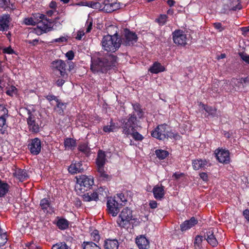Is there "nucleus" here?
<instances>
[{
	"label": "nucleus",
	"instance_id": "26",
	"mask_svg": "<svg viewBox=\"0 0 249 249\" xmlns=\"http://www.w3.org/2000/svg\"><path fill=\"white\" fill-rule=\"evenodd\" d=\"M40 206L41 209L45 213L49 212V210L51 207V202L49 198H44L42 199L40 201Z\"/></svg>",
	"mask_w": 249,
	"mask_h": 249
},
{
	"label": "nucleus",
	"instance_id": "9",
	"mask_svg": "<svg viewBox=\"0 0 249 249\" xmlns=\"http://www.w3.org/2000/svg\"><path fill=\"white\" fill-rule=\"evenodd\" d=\"M28 117L27 118V123L28 128L29 131L33 133H37L40 130V121L39 118L33 114L30 109H26Z\"/></svg>",
	"mask_w": 249,
	"mask_h": 249
},
{
	"label": "nucleus",
	"instance_id": "40",
	"mask_svg": "<svg viewBox=\"0 0 249 249\" xmlns=\"http://www.w3.org/2000/svg\"><path fill=\"white\" fill-rule=\"evenodd\" d=\"M18 93V89L14 86H11L7 88L6 93L10 96L16 95Z\"/></svg>",
	"mask_w": 249,
	"mask_h": 249
},
{
	"label": "nucleus",
	"instance_id": "17",
	"mask_svg": "<svg viewBox=\"0 0 249 249\" xmlns=\"http://www.w3.org/2000/svg\"><path fill=\"white\" fill-rule=\"evenodd\" d=\"M198 222L197 220L194 217L190 219L185 220L180 225V230L182 231H186L196 225Z\"/></svg>",
	"mask_w": 249,
	"mask_h": 249
},
{
	"label": "nucleus",
	"instance_id": "37",
	"mask_svg": "<svg viewBox=\"0 0 249 249\" xmlns=\"http://www.w3.org/2000/svg\"><path fill=\"white\" fill-rule=\"evenodd\" d=\"M201 107L207 112L209 115L213 117L215 116L216 115V109L212 107L207 106L204 104H201Z\"/></svg>",
	"mask_w": 249,
	"mask_h": 249
},
{
	"label": "nucleus",
	"instance_id": "36",
	"mask_svg": "<svg viewBox=\"0 0 249 249\" xmlns=\"http://www.w3.org/2000/svg\"><path fill=\"white\" fill-rule=\"evenodd\" d=\"M82 247L83 249H101L98 246L92 242H84Z\"/></svg>",
	"mask_w": 249,
	"mask_h": 249
},
{
	"label": "nucleus",
	"instance_id": "28",
	"mask_svg": "<svg viewBox=\"0 0 249 249\" xmlns=\"http://www.w3.org/2000/svg\"><path fill=\"white\" fill-rule=\"evenodd\" d=\"M164 70V67L160 63L157 62H155L149 69L150 71L153 73H158Z\"/></svg>",
	"mask_w": 249,
	"mask_h": 249
},
{
	"label": "nucleus",
	"instance_id": "42",
	"mask_svg": "<svg viewBox=\"0 0 249 249\" xmlns=\"http://www.w3.org/2000/svg\"><path fill=\"white\" fill-rule=\"evenodd\" d=\"M78 149L85 154H88L90 152V148L86 143L80 144L78 146Z\"/></svg>",
	"mask_w": 249,
	"mask_h": 249
},
{
	"label": "nucleus",
	"instance_id": "54",
	"mask_svg": "<svg viewBox=\"0 0 249 249\" xmlns=\"http://www.w3.org/2000/svg\"><path fill=\"white\" fill-rule=\"evenodd\" d=\"M46 99L50 102V104L53 105V101H54L55 102L57 100H59L57 97L53 95H48L46 96Z\"/></svg>",
	"mask_w": 249,
	"mask_h": 249
},
{
	"label": "nucleus",
	"instance_id": "19",
	"mask_svg": "<svg viewBox=\"0 0 249 249\" xmlns=\"http://www.w3.org/2000/svg\"><path fill=\"white\" fill-rule=\"evenodd\" d=\"M10 17L8 14H4L0 17V31H5L9 29Z\"/></svg>",
	"mask_w": 249,
	"mask_h": 249
},
{
	"label": "nucleus",
	"instance_id": "10",
	"mask_svg": "<svg viewBox=\"0 0 249 249\" xmlns=\"http://www.w3.org/2000/svg\"><path fill=\"white\" fill-rule=\"evenodd\" d=\"M51 67L54 72H58L60 76L66 78L68 76L66 73V64L65 62L61 59H58L53 61L51 63Z\"/></svg>",
	"mask_w": 249,
	"mask_h": 249
},
{
	"label": "nucleus",
	"instance_id": "62",
	"mask_svg": "<svg viewBox=\"0 0 249 249\" xmlns=\"http://www.w3.org/2000/svg\"><path fill=\"white\" fill-rule=\"evenodd\" d=\"M38 41V39H35L33 40H27L26 42L28 44H31L33 46H35L37 44Z\"/></svg>",
	"mask_w": 249,
	"mask_h": 249
},
{
	"label": "nucleus",
	"instance_id": "5",
	"mask_svg": "<svg viewBox=\"0 0 249 249\" xmlns=\"http://www.w3.org/2000/svg\"><path fill=\"white\" fill-rule=\"evenodd\" d=\"M120 122L122 124L123 134L127 137L131 134L130 131L134 129L137 125V118L134 113H131L127 118L121 119Z\"/></svg>",
	"mask_w": 249,
	"mask_h": 249
},
{
	"label": "nucleus",
	"instance_id": "2",
	"mask_svg": "<svg viewBox=\"0 0 249 249\" xmlns=\"http://www.w3.org/2000/svg\"><path fill=\"white\" fill-rule=\"evenodd\" d=\"M121 39L117 35L104 36L102 40V48L107 52H114L121 45Z\"/></svg>",
	"mask_w": 249,
	"mask_h": 249
},
{
	"label": "nucleus",
	"instance_id": "43",
	"mask_svg": "<svg viewBox=\"0 0 249 249\" xmlns=\"http://www.w3.org/2000/svg\"><path fill=\"white\" fill-rule=\"evenodd\" d=\"M52 249H71L65 243L60 242L53 246Z\"/></svg>",
	"mask_w": 249,
	"mask_h": 249
},
{
	"label": "nucleus",
	"instance_id": "4",
	"mask_svg": "<svg viewBox=\"0 0 249 249\" xmlns=\"http://www.w3.org/2000/svg\"><path fill=\"white\" fill-rule=\"evenodd\" d=\"M153 137L160 140H164L168 138L178 139L179 137L177 134H174L169 131V128L165 124L159 125L152 132Z\"/></svg>",
	"mask_w": 249,
	"mask_h": 249
},
{
	"label": "nucleus",
	"instance_id": "63",
	"mask_svg": "<svg viewBox=\"0 0 249 249\" xmlns=\"http://www.w3.org/2000/svg\"><path fill=\"white\" fill-rule=\"evenodd\" d=\"M200 178L204 181L208 180V175L206 173L202 172L199 174Z\"/></svg>",
	"mask_w": 249,
	"mask_h": 249
},
{
	"label": "nucleus",
	"instance_id": "6",
	"mask_svg": "<svg viewBox=\"0 0 249 249\" xmlns=\"http://www.w3.org/2000/svg\"><path fill=\"white\" fill-rule=\"evenodd\" d=\"M35 21V24H37V27L42 31L47 33L52 30V20L48 19L45 16L40 13H36L32 15Z\"/></svg>",
	"mask_w": 249,
	"mask_h": 249
},
{
	"label": "nucleus",
	"instance_id": "53",
	"mask_svg": "<svg viewBox=\"0 0 249 249\" xmlns=\"http://www.w3.org/2000/svg\"><path fill=\"white\" fill-rule=\"evenodd\" d=\"M68 36H61L59 38L54 39L53 40L52 42H58V43H63L67 42L68 40Z\"/></svg>",
	"mask_w": 249,
	"mask_h": 249
},
{
	"label": "nucleus",
	"instance_id": "41",
	"mask_svg": "<svg viewBox=\"0 0 249 249\" xmlns=\"http://www.w3.org/2000/svg\"><path fill=\"white\" fill-rule=\"evenodd\" d=\"M113 199H116V201H118L119 203L121 202L125 203L127 201V197L123 193L117 194Z\"/></svg>",
	"mask_w": 249,
	"mask_h": 249
},
{
	"label": "nucleus",
	"instance_id": "61",
	"mask_svg": "<svg viewBox=\"0 0 249 249\" xmlns=\"http://www.w3.org/2000/svg\"><path fill=\"white\" fill-rule=\"evenodd\" d=\"M213 26L214 28L217 30H218L219 31H222L224 30V28L222 27V24L221 23L219 22H216L213 24Z\"/></svg>",
	"mask_w": 249,
	"mask_h": 249
},
{
	"label": "nucleus",
	"instance_id": "30",
	"mask_svg": "<svg viewBox=\"0 0 249 249\" xmlns=\"http://www.w3.org/2000/svg\"><path fill=\"white\" fill-rule=\"evenodd\" d=\"M134 111L132 113H134L135 116L137 115L138 117L140 119L142 118L143 116V112L141 108V107L139 104L134 103L132 104Z\"/></svg>",
	"mask_w": 249,
	"mask_h": 249
},
{
	"label": "nucleus",
	"instance_id": "58",
	"mask_svg": "<svg viewBox=\"0 0 249 249\" xmlns=\"http://www.w3.org/2000/svg\"><path fill=\"white\" fill-rule=\"evenodd\" d=\"M66 56L70 60H72L74 58V54L72 51H69L66 53Z\"/></svg>",
	"mask_w": 249,
	"mask_h": 249
},
{
	"label": "nucleus",
	"instance_id": "20",
	"mask_svg": "<svg viewBox=\"0 0 249 249\" xmlns=\"http://www.w3.org/2000/svg\"><path fill=\"white\" fill-rule=\"evenodd\" d=\"M84 169L82 167V164L81 162H75L72 163L68 168L69 173L71 174L82 173Z\"/></svg>",
	"mask_w": 249,
	"mask_h": 249
},
{
	"label": "nucleus",
	"instance_id": "3",
	"mask_svg": "<svg viewBox=\"0 0 249 249\" xmlns=\"http://www.w3.org/2000/svg\"><path fill=\"white\" fill-rule=\"evenodd\" d=\"M77 182L75 189L78 194H81L89 190L93 184V178L91 176L81 175L76 178Z\"/></svg>",
	"mask_w": 249,
	"mask_h": 249
},
{
	"label": "nucleus",
	"instance_id": "60",
	"mask_svg": "<svg viewBox=\"0 0 249 249\" xmlns=\"http://www.w3.org/2000/svg\"><path fill=\"white\" fill-rule=\"evenodd\" d=\"M203 237L202 236L197 235L194 241V244L199 245L202 241Z\"/></svg>",
	"mask_w": 249,
	"mask_h": 249
},
{
	"label": "nucleus",
	"instance_id": "31",
	"mask_svg": "<svg viewBox=\"0 0 249 249\" xmlns=\"http://www.w3.org/2000/svg\"><path fill=\"white\" fill-rule=\"evenodd\" d=\"M64 146L66 149L72 150L76 146V141L71 138H66L64 140Z\"/></svg>",
	"mask_w": 249,
	"mask_h": 249
},
{
	"label": "nucleus",
	"instance_id": "35",
	"mask_svg": "<svg viewBox=\"0 0 249 249\" xmlns=\"http://www.w3.org/2000/svg\"><path fill=\"white\" fill-rule=\"evenodd\" d=\"M9 185L0 180V197L3 196L8 191Z\"/></svg>",
	"mask_w": 249,
	"mask_h": 249
},
{
	"label": "nucleus",
	"instance_id": "44",
	"mask_svg": "<svg viewBox=\"0 0 249 249\" xmlns=\"http://www.w3.org/2000/svg\"><path fill=\"white\" fill-rule=\"evenodd\" d=\"M99 195V199H102V197H106L107 196V192L103 187H100L95 191Z\"/></svg>",
	"mask_w": 249,
	"mask_h": 249
},
{
	"label": "nucleus",
	"instance_id": "55",
	"mask_svg": "<svg viewBox=\"0 0 249 249\" xmlns=\"http://www.w3.org/2000/svg\"><path fill=\"white\" fill-rule=\"evenodd\" d=\"M3 53L7 54H13L14 53V51L11 48V47H6L3 49Z\"/></svg>",
	"mask_w": 249,
	"mask_h": 249
},
{
	"label": "nucleus",
	"instance_id": "29",
	"mask_svg": "<svg viewBox=\"0 0 249 249\" xmlns=\"http://www.w3.org/2000/svg\"><path fill=\"white\" fill-rule=\"evenodd\" d=\"M66 104L61 102V100H58L56 102V107L54 109L59 115H62L64 114V110L66 108Z\"/></svg>",
	"mask_w": 249,
	"mask_h": 249
},
{
	"label": "nucleus",
	"instance_id": "18",
	"mask_svg": "<svg viewBox=\"0 0 249 249\" xmlns=\"http://www.w3.org/2000/svg\"><path fill=\"white\" fill-rule=\"evenodd\" d=\"M136 243L139 249H147L149 247V241L144 235L138 236Z\"/></svg>",
	"mask_w": 249,
	"mask_h": 249
},
{
	"label": "nucleus",
	"instance_id": "52",
	"mask_svg": "<svg viewBox=\"0 0 249 249\" xmlns=\"http://www.w3.org/2000/svg\"><path fill=\"white\" fill-rule=\"evenodd\" d=\"M100 4L98 2L89 1L87 5L92 8H100Z\"/></svg>",
	"mask_w": 249,
	"mask_h": 249
},
{
	"label": "nucleus",
	"instance_id": "51",
	"mask_svg": "<svg viewBox=\"0 0 249 249\" xmlns=\"http://www.w3.org/2000/svg\"><path fill=\"white\" fill-rule=\"evenodd\" d=\"M7 114H8V109L4 105L0 104V116L7 115Z\"/></svg>",
	"mask_w": 249,
	"mask_h": 249
},
{
	"label": "nucleus",
	"instance_id": "21",
	"mask_svg": "<svg viewBox=\"0 0 249 249\" xmlns=\"http://www.w3.org/2000/svg\"><path fill=\"white\" fill-rule=\"evenodd\" d=\"M164 187L161 185L159 186L158 185H156L154 187L153 189V193L154 196V197L156 199L161 200L164 196Z\"/></svg>",
	"mask_w": 249,
	"mask_h": 249
},
{
	"label": "nucleus",
	"instance_id": "64",
	"mask_svg": "<svg viewBox=\"0 0 249 249\" xmlns=\"http://www.w3.org/2000/svg\"><path fill=\"white\" fill-rule=\"evenodd\" d=\"M243 215L248 221H249V210L246 209L245 211H244Z\"/></svg>",
	"mask_w": 249,
	"mask_h": 249
},
{
	"label": "nucleus",
	"instance_id": "56",
	"mask_svg": "<svg viewBox=\"0 0 249 249\" xmlns=\"http://www.w3.org/2000/svg\"><path fill=\"white\" fill-rule=\"evenodd\" d=\"M240 56L243 61L249 64V55L242 53L240 54Z\"/></svg>",
	"mask_w": 249,
	"mask_h": 249
},
{
	"label": "nucleus",
	"instance_id": "57",
	"mask_svg": "<svg viewBox=\"0 0 249 249\" xmlns=\"http://www.w3.org/2000/svg\"><path fill=\"white\" fill-rule=\"evenodd\" d=\"M85 33L83 30H79L77 32V35L75 38L77 40H80L82 37L84 36Z\"/></svg>",
	"mask_w": 249,
	"mask_h": 249
},
{
	"label": "nucleus",
	"instance_id": "49",
	"mask_svg": "<svg viewBox=\"0 0 249 249\" xmlns=\"http://www.w3.org/2000/svg\"><path fill=\"white\" fill-rule=\"evenodd\" d=\"M91 237L93 240L98 242L100 240V235L97 230H94L91 233Z\"/></svg>",
	"mask_w": 249,
	"mask_h": 249
},
{
	"label": "nucleus",
	"instance_id": "7",
	"mask_svg": "<svg viewBox=\"0 0 249 249\" xmlns=\"http://www.w3.org/2000/svg\"><path fill=\"white\" fill-rule=\"evenodd\" d=\"M133 219L132 211L126 207L119 214L116 222L119 227L124 228L128 227Z\"/></svg>",
	"mask_w": 249,
	"mask_h": 249
},
{
	"label": "nucleus",
	"instance_id": "48",
	"mask_svg": "<svg viewBox=\"0 0 249 249\" xmlns=\"http://www.w3.org/2000/svg\"><path fill=\"white\" fill-rule=\"evenodd\" d=\"M23 22L27 25H35V21L33 18V17L30 18H25Z\"/></svg>",
	"mask_w": 249,
	"mask_h": 249
},
{
	"label": "nucleus",
	"instance_id": "27",
	"mask_svg": "<svg viewBox=\"0 0 249 249\" xmlns=\"http://www.w3.org/2000/svg\"><path fill=\"white\" fill-rule=\"evenodd\" d=\"M104 246L105 249H118L119 244L117 240H107Z\"/></svg>",
	"mask_w": 249,
	"mask_h": 249
},
{
	"label": "nucleus",
	"instance_id": "33",
	"mask_svg": "<svg viewBox=\"0 0 249 249\" xmlns=\"http://www.w3.org/2000/svg\"><path fill=\"white\" fill-rule=\"evenodd\" d=\"M15 176L21 181H23L28 178L27 174L25 170L19 169L15 173Z\"/></svg>",
	"mask_w": 249,
	"mask_h": 249
},
{
	"label": "nucleus",
	"instance_id": "24",
	"mask_svg": "<svg viewBox=\"0 0 249 249\" xmlns=\"http://www.w3.org/2000/svg\"><path fill=\"white\" fill-rule=\"evenodd\" d=\"M103 4L104 5L103 8L108 12L114 11L118 8L117 3L115 2L110 3L109 0H105L103 2Z\"/></svg>",
	"mask_w": 249,
	"mask_h": 249
},
{
	"label": "nucleus",
	"instance_id": "8",
	"mask_svg": "<svg viewBox=\"0 0 249 249\" xmlns=\"http://www.w3.org/2000/svg\"><path fill=\"white\" fill-rule=\"evenodd\" d=\"M107 161L105 152L101 150H99L97 154L96 163L97 170L99 176L103 179L107 178L108 175L105 171V165Z\"/></svg>",
	"mask_w": 249,
	"mask_h": 249
},
{
	"label": "nucleus",
	"instance_id": "23",
	"mask_svg": "<svg viewBox=\"0 0 249 249\" xmlns=\"http://www.w3.org/2000/svg\"><path fill=\"white\" fill-rule=\"evenodd\" d=\"M83 200L87 202H89L91 201H97L99 200V195L97 194L95 191L91 193L89 192L86 194H84L82 195Z\"/></svg>",
	"mask_w": 249,
	"mask_h": 249
},
{
	"label": "nucleus",
	"instance_id": "1",
	"mask_svg": "<svg viewBox=\"0 0 249 249\" xmlns=\"http://www.w3.org/2000/svg\"><path fill=\"white\" fill-rule=\"evenodd\" d=\"M117 59V57L113 54H108L104 57H91L90 70L94 73H105L115 66Z\"/></svg>",
	"mask_w": 249,
	"mask_h": 249
},
{
	"label": "nucleus",
	"instance_id": "14",
	"mask_svg": "<svg viewBox=\"0 0 249 249\" xmlns=\"http://www.w3.org/2000/svg\"><path fill=\"white\" fill-rule=\"evenodd\" d=\"M124 37L123 38V44L126 46L133 45L137 41L138 37L135 33L125 29L124 30Z\"/></svg>",
	"mask_w": 249,
	"mask_h": 249
},
{
	"label": "nucleus",
	"instance_id": "22",
	"mask_svg": "<svg viewBox=\"0 0 249 249\" xmlns=\"http://www.w3.org/2000/svg\"><path fill=\"white\" fill-rule=\"evenodd\" d=\"M231 83L237 87L238 89H240L241 87L243 88L249 83V77H247L239 79H232Z\"/></svg>",
	"mask_w": 249,
	"mask_h": 249
},
{
	"label": "nucleus",
	"instance_id": "46",
	"mask_svg": "<svg viewBox=\"0 0 249 249\" xmlns=\"http://www.w3.org/2000/svg\"><path fill=\"white\" fill-rule=\"evenodd\" d=\"M7 235L5 233L0 231V247L3 246L7 242Z\"/></svg>",
	"mask_w": 249,
	"mask_h": 249
},
{
	"label": "nucleus",
	"instance_id": "34",
	"mask_svg": "<svg viewBox=\"0 0 249 249\" xmlns=\"http://www.w3.org/2000/svg\"><path fill=\"white\" fill-rule=\"evenodd\" d=\"M57 226L60 230H65L69 226V222L67 220L64 218H60L57 222Z\"/></svg>",
	"mask_w": 249,
	"mask_h": 249
},
{
	"label": "nucleus",
	"instance_id": "13",
	"mask_svg": "<svg viewBox=\"0 0 249 249\" xmlns=\"http://www.w3.org/2000/svg\"><path fill=\"white\" fill-rule=\"evenodd\" d=\"M216 159L219 162L227 164L230 162V157L229 150L225 149H217L214 152Z\"/></svg>",
	"mask_w": 249,
	"mask_h": 249
},
{
	"label": "nucleus",
	"instance_id": "47",
	"mask_svg": "<svg viewBox=\"0 0 249 249\" xmlns=\"http://www.w3.org/2000/svg\"><path fill=\"white\" fill-rule=\"evenodd\" d=\"M167 16L165 15H161L160 17L156 19L160 25H163L166 22Z\"/></svg>",
	"mask_w": 249,
	"mask_h": 249
},
{
	"label": "nucleus",
	"instance_id": "32",
	"mask_svg": "<svg viewBox=\"0 0 249 249\" xmlns=\"http://www.w3.org/2000/svg\"><path fill=\"white\" fill-rule=\"evenodd\" d=\"M119 126L118 124H116L114 123L111 120L110 122V124L105 126L103 127V131L105 132L109 133L111 132H113L115 131L116 129H118Z\"/></svg>",
	"mask_w": 249,
	"mask_h": 249
},
{
	"label": "nucleus",
	"instance_id": "59",
	"mask_svg": "<svg viewBox=\"0 0 249 249\" xmlns=\"http://www.w3.org/2000/svg\"><path fill=\"white\" fill-rule=\"evenodd\" d=\"M86 24L87 25V29H86V32L87 33H89L91 29H92V21L91 20H89V19H88L86 22Z\"/></svg>",
	"mask_w": 249,
	"mask_h": 249
},
{
	"label": "nucleus",
	"instance_id": "50",
	"mask_svg": "<svg viewBox=\"0 0 249 249\" xmlns=\"http://www.w3.org/2000/svg\"><path fill=\"white\" fill-rule=\"evenodd\" d=\"M10 4L9 0H0V7L6 9Z\"/></svg>",
	"mask_w": 249,
	"mask_h": 249
},
{
	"label": "nucleus",
	"instance_id": "15",
	"mask_svg": "<svg viewBox=\"0 0 249 249\" xmlns=\"http://www.w3.org/2000/svg\"><path fill=\"white\" fill-rule=\"evenodd\" d=\"M107 206L108 213L112 216H116L120 211L119 202L112 198L107 200Z\"/></svg>",
	"mask_w": 249,
	"mask_h": 249
},
{
	"label": "nucleus",
	"instance_id": "16",
	"mask_svg": "<svg viewBox=\"0 0 249 249\" xmlns=\"http://www.w3.org/2000/svg\"><path fill=\"white\" fill-rule=\"evenodd\" d=\"M217 230L210 229L206 232V240L208 243L213 247H215L218 244L216 238Z\"/></svg>",
	"mask_w": 249,
	"mask_h": 249
},
{
	"label": "nucleus",
	"instance_id": "38",
	"mask_svg": "<svg viewBox=\"0 0 249 249\" xmlns=\"http://www.w3.org/2000/svg\"><path fill=\"white\" fill-rule=\"evenodd\" d=\"M129 136H131L136 141H142L144 137L137 132L135 129H133L132 131H130Z\"/></svg>",
	"mask_w": 249,
	"mask_h": 249
},
{
	"label": "nucleus",
	"instance_id": "11",
	"mask_svg": "<svg viewBox=\"0 0 249 249\" xmlns=\"http://www.w3.org/2000/svg\"><path fill=\"white\" fill-rule=\"evenodd\" d=\"M28 148L33 155H37L41 152L42 145L40 140L38 138L31 139L28 142Z\"/></svg>",
	"mask_w": 249,
	"mask_h": 249
},
{
	"label": "nucleus",
	"instance_id": "25",
	"mask_svg": "<svg viewBox=\"0 0 249 249\" xmlns=\"http://www.w3.org/2000/svg\"><path fill=\"white\" fill-rule=\"evenodd\" d=\"M207 164V162L205 160L201 159L194 160L192 163L193 168L196 170L205 168Z\"/></svg>",
	"mask_w": 249,
	"mask_h": 249
},
{
	"label": "nucleus",
	"instance_id": "12",
	"mask_svg": "<svg viewBox=\"0 0 249 249\" xmlns=\"http://www.w3.org/2000/svg\"><path fill=\"white\" fill-rule=\"evenodd\" d=\"M174 42L178 45L185 46L187 44V35L184 32L180 30H176L173 33Z\"/></svg>",
	"mask_w": 249,
	"mask_h": 249
},
{
	"label": "nucleus",
	"instance_id": "39",
	"mask_svg": "<svg viewBox=\"0 0 249 249\" xmlns=\"http://www.w3.org/2000/svg\"><path fill=\"white\" fill-rule=\"evenodd\" d=\"M155 153L157 157L160 160L164 159L168 155V152L167 151L161 149L156 150Z\"/></svg>",
	"mask_w": 249,
	"mask_h": 249
},
{
	"label": "nucleus",
	"instance_id": "45",
	"mask_svg": "<svg viewBox=\"0 0 249 249\" xmlns=\"http://www.w3.org/2000/svg\"><path fill=\"white\" fill-rule=\"evenodd\" d=\"M8 117V114L7 115H3L0 116V127L6 128L7 125L6 124V119Z\"/></svg>",
	"mask_w": 249,
	"mask_h": 249
}]
</instances>
